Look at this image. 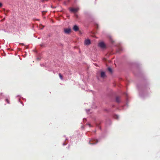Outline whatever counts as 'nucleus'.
I'll return each instance as SVG.
<instances>
[{
    "mask_svg": "<svg viewBox=\"0 0 160 160\" xmlns=\"http://www.w3.org/2000/svg\"><path fill=\"white\" fill-rule=\"evenodd\" d=\"M98 142V141L97 139H93L91 141H90L89 142V143L91 144H93L97 143Z\"/></svg>",
    "mask_w": 160,
    "mask_h": 160,
    "instance_id": "nucleus-1",
    "label": "nucleus"
},
{
    "mask_svg": "<svg viewBox=\"0 0 160 160\" xmlns=\"http://www.w3.org/2000/svg\"><path fill=\"white\" fill-rule=\"evenodd\" d=\"M79 10L78 8H70V10L71 12H77Z\"/></svg>",
    "mask_w": 160,
    "mask_h": 160,
    "instance_id": "nucleus-2",
    "label": "nucleus"
},
{
    "mask_svg": "<svg viewBox=\"0 0 160 160\" xmlns=\"http://www.w3.org/2000/svg\"><path fill=\"white\" fill-rule=\"evenodd\" d=\"M98 45L99 47L102 48H105V44L103 42H100L98 44Z\"/></svg>",
    "mask_w": 160,
    "mask_h": 160,
    "instance_id": "nucleus-3",
    "label": "nucleus"
},
{
    "mask_svg": "<svg viewBox=\"0 0 160 160\" xmlns=\"http://www.w3.org/2000/svg\"><path fill=\"white\" fill-rule=\"evenodd\" d=\"M64 31L65 33L69 34L71 32V30L70 28H65Z\"/></svg>",
    "mask_w": 160,
    "mask_h": 160,
    "instance_id": "nucleus-4",
    "label": "nucleus"
},
{
    "mask_svg": "<svg viewBox=\"0 0 160 160\" xmlns=\"http://www.w3.org/2000/svg\"><path fill=\"white\" fill-rule=\"evenodd\" d=\"M100 76L102 78H105L106 76V74H105V73L104 72H101L100 74Z\"/></svg>",
    "mask_w": 160,
    "mask_h": 160,
    "instance_id": "nucleus-5",
    "label": "nucleus"
},
{
    "mask_svg": "<svg viewBox=\"0 0 160 160\" xmlns=\"http://www.w3.org/2000/svg\"><path fill=\"white\" fill-rule=\"evenodd\" d=\"M85 44L86 45H88L90 43V41L89 39L86 40L84 42Z\"/></svg>",
    "mask_w": 160,
    "mask_h": 160,
    "instance_id": "nucleus-6",
    "label": "nucleus"
},
{
    "mask_svg": "<svg viewBox=\"0 0 160 160\" xmlns=\"http://www.w3.org/2000/svg\"><path fill=\"white\" fill-rule=\"evenodd\" d=\"M73 29L74 31H77L79 30V28L77 26L75 25L74 26Z\"/></svg>",
    "mask_w": 160,
    "mask_h": 160,
    "instance_id": "nucleus-7",
    "label": "nucleus"
},
{
    "mask_svg": "<svg viewBox=\"0 0 160 160\" xmlns=\"http://www.w3.org/2000/svg\"><path fill=\"white\" fill-rule=\"evenodd\" d=\"M116 101L118 103H119L120 102V98L119 97H117L116 98Z\"/></svg>",
    "mask_w": 160,
    "mask_h": 160,
    "instance_id": "nucleus-8",
    "label": "nucleus"
},
{
    "mask_svg": "<svg viewBox=\"0 0 160 160\" xmlns=\"http://www.w3.org/2000/svg\"><path fill=\"white\" fill-rule=\"evenodd\" d=\"M59 77L60 78L61 80H62L63 79V77H62V74L60 73H59Z\"/></svg>",
    "mask_w": 160,
    "mask_h": 160,
    "instance_id": "nucleus-9",
    "label": "nucleus"
},
{
    "mask_svg": "<svg viewBox=\"0 0 160 160\" xmlns=\"http://www.w3.org/2000/svg\"><path fill=\"white\" fill-rule=\"evenodd\" d=\"M108 70L109 71V72H112V69L111 68H108Z\"/></svg>",
    "mask_w": 160,
    "mask_h": 160,
    "instance_id": "nucleus-10",
    "label": "nucleus"
},
{
    "mask_svg": "<svg viewBox=\"0 0 160 160\" xmlns=\"http://www.w3.org/2000/svg\"><path fill=\"white\" fill-rule=\"evenodd\" d=\"M114 118L116 119H118V116L117 115H115L114 116Z\"/></svg>",
    "mask_w": 160,
    "mask_h": 160,
    "instance_id": "nucleus-11",
    "label": "nucleus"
},
{
    "mask_svg": "<svg viewBox=\"0 0 160 160\" xmlns=\"http://www.w3.org/2000/svg\"><path fill=\"white\" fill-rule=\"evenodd\" d=\"M6 101L9 104L10 103L8 99H6Z\"/></svg>",
    "mask_w": 160,
    "mask_h": 160,
    "instance_id": "nucleus-12",
    "label": "nucleus"
},
{
    "mask_svg": "<svg viewBox=\"0 0 160 160\" xmlns=\"http://www.w3.org/2000/svg\"><path fill=\"white\" fill-rule=\"evenodd\" d=\"M2 6V4L0 2V7H1Z\"/></svg>",
    "mask_w": 160,
    "mask_h": 160,
    "instance_id": "nucleus-13",
    "label": "nucleus"
},
{
    "mask_svg": "<svg viewBox=\"0 0 160 160\" xmlns=\"http://www.w3.org/2000/svg\"><path fill=\"white\" fill-rule=\"evenodd\" d=\"M45 13V12L44 11H43L42 12V13L43 14H44V13Z\"/></svg>",
    "mask_w": 160,
    "mask_h": 160,
    "instance_id": "nucleus-14",
    "label": "nucleus"
},
{
    "mask_svg": "<svg viewBox=\"0 0 160 160\" xmlns=\"http://www.w3.org/2000/svg\"><path fill=\"white\" fill-rule=\"evenodd\" d=\"M22 45H24V44L22 43H20Z\"/></svg>",
    "mask_w": 160,
    "mask_h": 160,
    "instance_id": "nucleus-15",
    "label": "nucleus"
},
{
    "mask_svg": "<svg viewBox=\"0 0 160 160\" xmlns=\"http://www.w3.org/2000/svg\"><path fill=\"white\" fill-rule=\"evenodd\" d=\"M88 125H89V127H91V125L90 124H89Z\"/></svg>",
    "mask_w": 160,
    "mask_h": 160,
    "instance_id": "nucleus-16",
    "label": "nucleus"
},
{
    "mask_svg": "<svg viewBox=\"0 0 160 160\" xmlns=\"http://www.w3.org/2000/svg\"><path fill=\"white\" fill-rule=\"evenodd\" d=\"M8 12V10H7V12Z\"/></svg>",
    "mask_w": 160,
    "mask_h": 160,
    "instance_id": "nucleus-17",
    "label": "nucleus"
}]
</instances>
